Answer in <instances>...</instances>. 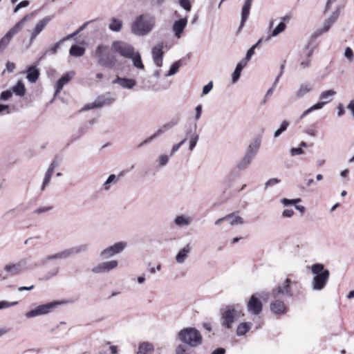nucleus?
Returning a JSON list of instances; mask_svg holds the SVG:
<instances>
[{"instance_id": "f257e3e1", "label": "nucleus", "mask_w": 354, "mask_h": 354, "mask_svg": "<svg viewBox=\"0 0 354 354\" xmlns=\"http://www.w3.org/2000/svg\"><path fill=\"white\" fill-rule=\"evenodd\" d=\"M94 56L100 65L106 68H113L118 63V59L112 45L111 48L104 44L97 46Z\"/></svg>"}, {"instance_id": "f03ea898", "label": "nucleus", "mask_w": 354, "mask_h": 354, "mask_svg": "<svg viewBox=\"0 0 354 354\" xmlns=\"http://www.w3.org/2000/svg\"><path fill=\"white\" fill-rule=\"evenodd\" d=\"M178 339L190 348H196L201 345L203 337L200 331L194 327L181 329L177 335Z\"/></svg>"}, {"instance_id": "7ed1b4c3", "label": "nucleus", "mask_w": 354, "mask_h": 354, "mask_svg": "<svg viewBox=\"0 0 354 354\" xmlns=\"http://www.w3.org/2000/svg\"><path fill=\"white\" fill-rule=\"evenodd\" d=\"M311 272L315 275L312 281L313 290H321L324 289L330 277L329 270L324 268V264L316 263L311 266Z\"/></svg>"}, {"instance_id": "20e7f679", "label": "nucleus", "mask_w": 354, "mask_h": 354, "mask_svg": "<svg viewBox=\"0 0 354 354\" xmlns=\"http://www.w3.org/2000/svg\"><path fill=\"white\" fill-rule=\"evenodd\" d=\"M242 309V306L239 304H230L222 308L221 310L222 326L225 328L230 329L234 319L243 315Z\"/></svg>"}, {"instance_id": "39448f33", "label": "nucleus", "mask_w": 354, "mask_h": 354, "mask_svg": "<svg viewBox=\"0 0 354 354\" xmlns=\"http://www.w3.org/2000/svg\"><path fill=\"white\" fill-rule=\"evenodd\" d=\"M88 248L89 245L88 243H82L69 248H66L54 254L46 256V258L43 260L42 264H45L48 261L66 259L80 254L86 253L88 250Z\"/></svg>"}, {"instance_id": "423d86ee", "label": "nucleus", "mask_w": 354, "mask_h": 354, "mask_svg": "<svg viewBox=\"0 0 354 354\" xmlns=\"http://www.w3.org/2000/svg\"><path fill=\"white\" fill-rule=\"evenodd\" d=\"M30 261V257H26L21 259L19 261L16 263H8L4 266V271L7 273V276L11 275H17L21 272L32 269L37 264L31 265L29 263Z\"/></svg>"}, {"instance_id": "0eeeda50", "label": "nucleus", "mask_w": 354, "mask_h": 354, "mask_svg": "<svg viewBox=\"0 0 354 354\" xmlns=\"http://www.w3.org/2000/svg\"><path fill=\"white\" fill-rule=\"evenodd\" d=\"M153 26V21L151 19L144 15L136 18L131 26V31L135 35H144L149 32Z\"/></svg>"}, {"instance_id": "6e6552de", "label": "nucleus", "mask_w": 354, "mask_h": 354, "mask_svg": "<svg viewBox=\"0 0 354 354\" xmlns=\"http://www.w3.org/2000/svg\"><path fill=\"white\" fill-rule=\"evenodd\" d=\"M64 301H53L45 304L39 305L34 309L26 313V317L28 318H32L37 316L48 314L52 312L58 306L64 304Z\"/></svg>"}, {"instance_id": "1a4fd4ad", "label": "nucleus", "mask_w": 354, "mask_h": 354, "mask_svg": "<svg viewBox=\"0 0 354 354\" xmlns=\"http://www.w3.org/2000/svg\"><path fill=\"white\" fill-rule=\"evenodd\" d=\"M113 50L125 58H131L134 54V48L129 44L122 41H115L112 43Z\"/></svg>"}, {"instance_id": "9d476101", "label": "nucleus", "mask_w": 354, "mask_h": 354, "mask_svg": "<svg viewBox=\"0 0 354 354\" xmlns=\"http://www.w3.org/2000/svg\"><path fill=\"white\" fill-rule=\"evenodd\" d=\"M291 279L287 278L283 283L279 284L277 288L272 289L270 295L274 298H278L279 296H284L291 298L293 293L290 287Z\"/></svg>"}, {"instance_id": "9b49d317", "label": "nucleus", "mask_w": 354, "mask_h": 354, "mask_svg": "<svg viewBox=\"0 0 354 354\" xmlns=\"http://www.w3.org/2000/svg\"><path fill=\"white\" fill-rule=\"evenodd\" d=\"M335 94L336 92L333 90H328L322 92L319 96V98L320 100L324 101L317 102V104H314L313 106L306 110L303 113L301 118L306 116L307 114H308L309 113L314 110L322 109L324 106V104L330 102L332 100V97Z\"/></svg>"}, {"instance_id": "f8f14e48", "label": "nucleus", "mask_w": 354, "mask_h": 354, "mask_svg": "<svg viewBox=\"0 0 354 354\" xmlns=\"http://www.w3.org/2000/svg\"><path fill=\"white\" fill-rule=\"evenodd\" d=\"M126 246L127 243L124 241L117 242L113 245L109 246L104 250H103L100 252V257L101 259H103L111 258L113 255L122 252L124 250Z\"/></svg>"}, {"instance_id": "ddd939ff", "label": "nucleus", "mask_w": 354, "mask_h": 354, "mask_svg": "<svg viewBox=\"0 0 354 354\" xmlns=\"http://www.w3.org/2000/svg\"><path fill=\"white\" fill-rule=\"evenodd\" d=\"M248 310L255 315H259L263 309V304L257 294L252 295L247 303Z\"/></svg>"}, {"instance_id": "4468645a", "label": "nucleus", "mask_w": 354, "mask_h": 354, "mask_svg": "<svg viewBox=\"0 0 354 354\" xmlns=\"http://www.w3.org/2000/svg\"><path fill=\"white\" fill-rule=\"evenodd\" d=\"M118 266V262L116 260H112L100 263L93 267L91 270L95 274L104 273L115 268Z\"/></svg>"}, {"instance_id": "2eb2a0df", "label": "nucleus", "mask_w": 354, "mask_h": 354, "mask_svg": "<svg viewBox=\"0 0 354 354\" xmlns=\"http://www.w3.org/2000/svg\"><path fill=\"white\" fill-rule=\"evenodd\" d=\"M60 163L61 160L59 159H55L51 162L48 170L45 174L44 178L41 186V191H44L46 189V187L48 185L55 169L59 167L60 165Z\"/></svg>"}, {"instance_id": "dca6fc26", "label": "nucleus", "mask_w": 354, "mask_h": 354, "mask_svg": "<svg viewBox=\"0 0 354 354\" xmlns=\"http://www.w3.org/2000/svg\"><path fill=\"white\" fill-rule=\"evenodd\" d=\"M163 43L158 44L156 46L152 48V56L155 64L160 67L162 65L163 58Z\"/></svg>"}, {"instance_id": "f3484780", "label": "nucleus", "mask_w": 354, "mask_h": 354, "mask_svg": "<svg viewBox=\"0 0 354 354\" xmlns=\"http://www.w3.org/2000/svg\"><path fill=\"white\" fill-rule=\"evenodd\" d=\"M51 18L50 17H46L36 24L35 28L31 32L30 43L36 39L37 35L44 29L46 25L50 22Z\"/></svg>"}, {"instance_id": "a211bd4d", "label": "nucleus", "mask_w": 354, "mask_h": 354, "mask_svg": "<svg viewBox=\"0 0 354 354\" xmlns=\"http://www.w3.org/2000/svg\"><path fill=\"white\" fill-rule=\"evenodd\" d=\"M73 73H66L64 74L60 79H59L55 84V95H57L62 91L63 87L67 84L73 77Z\"/></svg>"}, {"instance_id": "6ab92c4d", "label": "nucleus", "mask_w": 354, "mask_h": 354, "mask_svg": "<svg viewBox=\"0 0 354 354\" xmlns=\"http://www.w3.org/2000/svg\"><path fill=\"white\" fill-rule=\"evenodd\" d=\"M270 310L276 315H282L286 312V306L284 302L277 298L270 303Z\"/></svg>"}, {"instance_id": "aec40b11", "label": "nucleus", "mask_w": 354, "mask_h": 354, "mask_svg": "<svg viewBox=\"0 0 354 354\" xmlns=\"http://www.w3.org/2000/svg\"><path fill=\"white\" fill-rule=\"evenodd\" d=\"M26 78L31 83L36 82L40 75L39 70L35 65H31L28 66L26 71Z\"/></svg>"}, {"instance_id": "412c9836", "label": "nucleus", "mask_w": 354, "mask_h": 354, "mask_svg": "<svg viewBox=\"0 0 354 354\" xmlns=\"http://www.w3.org/2000/svg\"><path fill=\"white\" fill-rule=\"evenodd\" d=\"M33 16V14L26 15L24 16L19 22H17L13 28H12L8 33L12 37L16 33L19 32L23 28L26 21L30 19Z\"/></svg>"}, {"instance_id": "4be33fe9", "label": "nucleus", "mask_w": 354, "mask_h": 354, "mask_svg": "<svg viewBox=\"0 0 354 354\" xmlns=\"http://www.w3.org/2000/svg\"><path fill=\"white\" fill-rule=\"evenodd\" d=\"M113 82L117 83L122 87L129 89L132 88L136 84V80L133 79L120 77L119 76H117L116 79Z\"/></svg>"}, {"instance_id": "5701e85b", "label": "nucleus", "mask_w": 354, "mask_h": 354, "mask_svg": "<svg viewBox=\"0 0 354 354\" xmlns=\"http://www.w3.org/2000/svg\"><path fill=\"white\" fill-rule=\"evenodd\" d=\"M191 247L187 244L185 247L181 249L176 256V261L178 263H183L190 252Z\"/></svg>"}, {"instance_id": "b1692460", "label": "nucleus", "mask_w": 354, "mask_h": 354, "mask_svg": "<svg viewBox=\"0 0 354 354\" xmlns=\"http://www.w3.org/2000/svg\"><path fill=\"white\" fill-rule=\"evenodd\" d=\"M252 3V0H246L244 3V6L242 8L241 21L240 28H241L244 26V24L246 21V20L249 16Z\"/></svg>"}, {"instance_id": "393cba45", "label": "nucleus", "mask_w": 354, "mask_h": 354, "mask_svg": "<svg viewBox=\"0 0 354 354\" xmlns=\"http://www.w3.org/2000/svg\"><path fill=\"white\" fill-rule=\"evenodd\" d=\"M187 25L186 19H180L176 21L173 26V30L177 37H180Z\"/></svg>"}, {"instance_id": "a878e982", "label": "nucleus", "mask_w": 354, "mask_h": 354, "mask_svg": "<svg viewBox=\"0 0 354 354\" xmlns=\"http://www.w3.org/2000/svg\"><path fill=\"white\" fill-rule=\"evenodd\" d=\"M191 218L184 214L177 216L174 220V224L178 227L188 226L191 223Z\"/></svg>"}, {"instance_id": "bb28decb", "label": "nucleus", "mask_w": 354, "mask_h": 354, "mask_svg": "<svg viewBox=\"0 0 354 354\" xmlns=\"http://www.w3.org/2000/svg\"><path fill=\"white\" fill-rule=\"evenodd\" d=\"M225 222L228 223L231 225H236V224H243V218L235 214V213L230 214L223 217Z\"/></svg>"}, {"instance_id": "cd10ccee", "label": "nucleus", "mask_w": 354, "mask_h": 354, "mask_svg": "<svg viewBox=\"0 0 354 354\" xmlns=\"http://www.w3.org/2000/svg\"><path fill=\"white\" fill-rule=\"evenodd\" d=\"M153 350V345L148 342H144L138 346V353L140 354H151Z\"/></svg>"}, {"instance_id": "c85d7f7f", "label": "nucleus", "mask_w": 354, "mask_h": 354, "mask_svg": "<svg viewBox=\"0 0 354 354\" xmlns=\"http://www.w3.org/2000/svg\"><path fill=\"white\" fill-rule=\"evenodd\" d=\"M252 160V156H243L241 160L237 161L236 169L238 171L245 169L251 163Z\"/></svg>"}, {"instance_id": "c756f323", "label": "nucleus", "mask_w": 354, "mask_h": 354, "mask_svg": "<svg viewBox=\"0 0 354 354\" xmlns=\"http://www.w3.org/2000/svg\"><path fill=\"white\" fill-rule=\"evenodd\" d=\"M251 323L250 322H243L241 323L236 328V335L238 336H243L246 334L248 331L250 329Z\"/></svg>"}, {"instance_id": "7c9ffc66", "label": "nucleus", "mask_w": 354, "mask_h": 354, "mask_svg": "<svg viewBox=\"0 0 354 354\" xmlns=\"http://www.w3.org/2000/svg\"><path fill=\"white\" fill-rule=\"evenodd\" d=\"M26 91L25 85L21 81H19L17 84L12 87V92L21 97L26 94Z\"/></svg>"}, {"instance_id": "2f4dec72", "label": "nucleus", "mask_w": 354, "mask_h": 354, "mask_svg": "<svg viewBox=\"0 0 354 354\" xmlns=\"http://www.w3.org/2000/svg\"><path fill=\"white\" fill-rule=\"evenodd\" d=\"M261 145V138H255L249 145L248 153L250 154L256 153L258 151Z\"/></svg>"}, {"instance_id": "473e14b6", "label": "nucleus", "mask_w": 354, "mask_h": 354, "mask_svg": "<svg viewBox=\"0 0 354 354\" xmlns=\"http://www.w3.org/2000/svg\"><path fill=\"white\" fill-rule=\"evenodd\" d=\"M85 49L77 45H73L69 50L70 55L74 57H81L84 54Z\"/></svg>"}, {"instance_id": "72a5a7b5", "label": "nucleus", "mask_w": 354, "mask_h": 354, "mask_svg": "<svg viewBox=\"0 0 354 354\" xmlns=\"http://www.w3.org/2000/svg\"><path fill=\"white\" fill-rule=\"evenodd\" d=\"M12 37L8 32L1 38L0 40V53L7 47Z\"/></svg>"}, {"instance_id": "f704fd0d", "label": "nucleus", "mask_w": 354, "mask_h": 354, "mask_svg": "<svg viewBox=\"0 0 354 354\" xmlns=\"http://www.w3.org/2000/svg\"><path fill=\"white\" fill-rule=\"evenodd\" d=\"M122 26V22L115 18H113L111 24H109V28L115 32H118L121 30Z\"/></svg>"}, {"instance_id": "c9c22d12", "label": "nucleus", "mask_w": 354, "mask_h": 354, "mask_svg": "<svg viewBox=\"0 0 354 354\" xmlns=\"http://www.w3.org/2000/svg\"><path fill=\"white\" fill-rule=\"evenodd\" d=\"M133 59V65L139 68V69H144V65L142 62L141 57L139 53H135L133 55V57L131 58Z\"/></svg>"}, {"instance_id": "e433bc0d", "label": "nucleus", "mask_w": 354, "mask_h": 354, "mask_svg": "<svg viewBox=\"0 0 354 354\" xmlns=\"http://www.w3.org/2000/svg\"><path fill=\"white\" fill-rule=\"evenodd\" d=\"M106 104V101L105 100H102L100 99H97L93 103L85 105L84 109H91L94 108L101 107Z\"/></svg>"}, {"instance_id": "4c0bfd02", "label": "nucleus", "mask_w": 354, "mask_h": 354, "mask_svg": "<svg viewBox=\"0 0 354 354\" xmlns=\"http://www.w3.org/2000/svg\"><path fill=\"white\" fill-rule=\"evenodd\" d=\"M189 346L186 344H179L176 346L175 352L176 354H192L190 349L188 348Z\"/></svg>"}, {"instance_id": "58836bf2", "label": "nucleus", "mask_w": 354, "mask_h": 354, "mask_svg": "<svg viewBox=\"0 0 354 354\" xmlns=\"http://www.w3.org/2000/svg\"><path fill=\"white\" fill-rule=\"evenodd\" d=\"M311 90V86L309 84H301L297 91V97H302Z\"/></svg>"}, {"instance_id": "ea45409f", "label": "nucleus", "mask_w": 354, "mask_h": 354, "mask_svg": "<svg viewBox=\"0 0 354 354\" xmlns=\"http://www.w3.org/2000/svg\"><path fill=\"white\" fill-rule=\"evenodd\" d=\"M289 126V122L284 120L281 123L279 129H278L274 134V138L279 136L283 131H285Z\"/></svg>"}, {"instance_id": "a19ab883", "label": "nucleus", "mask_w": 354, "mask_h": 354, "mask_svg": "<svg viewBox=\"0 0 354 354\" xmlns=\"http://www.w3.org/2000/svg\"><path fill=\"white\" fill-rule=\"evenodd\" d=\"M286 24L283 21H281L279 25L273 30L272 36L274 37L284 31L286 29Z\"/></svg>"}, {"instance_id": "79ce46f5", "label": "nucleus", "mask_w": 354, "mask_h": 354, "mask_svg": "<svg viewBox=\"0 0 354 354\" xmlns=\"http://www.w3.org/2000/svg\"><path fill=\"white\" fill-rule=\"evenodd\" d=\"M301 198H295V199H288V198H283L281 200V203L284 205V206H289V205H295L299 202H301Z\"/></svg>"}, {"instance_id": "37998d69", "label": "nucleus", "mask_w": 354, "mask_h": 354, "mask_svg": "<svg viewBox=\"0 0 354 354\" xmlns=\"http://www.w3.org/2000/svg\"><path fill=\"white\" fill-rule=\"evenodd\" d=\"M59 268L58 267L53 268L50 271L47 272L44 277L45 280H48L50 278L56 276L59 272Z\"/></svg>"}, {"instance_id": "c03bdc74", "label": "nucleus", "mask_w": 354, "mask_h": 354, "mask_svg": "<svg viewBox=\"0 0 354 354\" xmlns=\"http://www.w3.org/2000/svg\"><path fill=\"white\" fill-rule=\"evenodd\" d=\"M242 70L243 69L241 66H236L234 73H232V79L233 82H236L239 79Z\"/></svg>"}, {"instance_id": "a18cd8bd", "label": "nucleus", "mask_w": 354, "mask_h": 354, "mask_svg": "<svg viewBox=\"0 0 354 354\" xmlns=\"http://www.w3.org/2000/svg\"><path fill=\"white\" fill-rule=\"evenodd\" d=\"M169 161V156H158V158L156 160V162L158 164V167H163L167 164Z\"/></svg>"}, {"instance_id": "49530a36", "label": "nucleus", "mask_w": 354, "mask_h": 354, "mask_svg": "<svg viewBox=\"0 0 354 354\" xmlns=\"http://www.w3.org/2000/svg\"><path fill=\"white\" fill-rule=\"evenodd\" d=\"M281 182V180H279L277 178H270L266 183L264 189H266L268 187L274 186Z\"/></svg>"}, {"instance_id": "de8ad7c7", "label": "nucleus", "mask_w": 354, "mask_h": 354, "mask_svg": "<svg viewBox=\"0 0 354 354\" xmlns=\"http://www.w3.org/2000/svg\"><path fill=\"white\" fill-rule=\"evenodd\" d=\"M261 39L259 40V41L254 46H252L247 52L245 58L246 59H250L252 56L254 54V50L256 47L261 42Z\"/></svg>"}, {"instance_id": "09e8293b", "label": "nucleus", "mask_w": 354, "mask_h": 354, "mask_svg": "<svg viewBox=\"0 0 354 354\" xmlns=\"http://www.w3.org/2000/svg\"><path fill=\"white\" fill-rule=\"evenodd\" d=\"M53 206L39 207V208L35 209L33 211V214H44L48 211H50L51 209H53Z\"/></svg>"}, {"instance_id": "8fccbe9b", "label": "nucleus", "mask_w": 354, "mask_h": 354, "mask_svg": "<svg viewBox=\"0 0 354 354\" xmlns=\"http://www.w3.org/2000/svg\"><path fill=\"white\" fill-rule=\"evenodd\" d=\"M18 304V301L8 302L7 301H0V310L7 308Z\"/></svg>"}, {"instance_id": "3c124183", "label": "nucleus", "mask_w": 354, "mask_h": 354, "mask_svg": "<svg viewBox=\"0 0 354 354\" xmlns=\"http://www.w3.org/2000/svg\"><path fill=\"white\" fill-rule=\"evenodd\" d=\"M180 66V64L179 62H176L174 63L171 65V66L169 71L168 75H172L175 74L176 73H177Z\"/></svg>"}, {"instance_id": "603ef678", "label": "nucleus", "mask_w": 354, "mask_h": 354, "mask_svg": "<svg viewBox=\"0 0 354 354\" xmlns=\"http://www.w3.org/2000/svg\"><path fill=\"white\" fill-rule=\"evenodd\" d=\"M179 3L180 6L187 11H189L191 10L192 5L189 0H179Z\"/></svg>"}, {"instance_id": "864d4df0", "label": "nucleus", "mask_w": 354, "mask_h": 354, "mask_svg": "<svg viewBox=\"0 0 354 354\" xmlns=\"http://www.w3.org/2000/svg\"><path fill=\"white\" fill-rule=\"evenodd\" d=\"M12 96V92L10 90L4 91L1 93L0 100H8Z\"/></svg>"}, {"instance_id": "5fc2aeb1", "label": "nucleus", "mask_w": 354, "mask_h": 354, "mask_svg": "<svg viewBox=\"0 0 354 354\" xmlns=\"http://www.w3.org/2000/svg\"><path fill=\"white\" fill-rule=\"evenodd\" d=\"M70 36H68L64 39H62V40H60L59 41L55 43L50 48V51L52 52V53H57V49L59 48L60 46V44L62 42H63L64 41H65L66 39H67L68 38H69Z\"/></svg>"}, {"instance_id": "6e6d98bb", "label": "nucleus", "mask_w": 354, "mask_h": 354, "mask_svg": "<svg viewBox=\"0 0 354 354\" xmlns=\"http://www.w3.org/2000/svg\"><path fill=\"white\" fill-rule=\"evenodd\" d=\"M344 55L348 60H353L354 56L353 50L350 47H347L345 50Z\"/></svg>"}, {"instance_id": "4d7b16f0", "label": "nucleus", "mask_w": 354, "mask_h": 354, "mask_svg": "<svg viewBox=\"0 0 354 354\" xmlns=\"http://www.w3.org/2000/svg\"><path fill=\"white\" fill-rule=\"evenodd\" d=\"M17 214V209L16 208H12V209H10L9 210H8L7 212H6L2 217L3 218H6V216H11L12 217H15Z\"/></svg>"}, {"instance_id": "13d9d810", "label": "nucleus", "mask_w": 354, "mask_h": 354, "mask_svg": "<svg viewBox=\"0 0 354 354\" xmlns=\"http://www.w3.org/2000/svg\"><path fill=\"white\" fill-rule=\"evenodd\" d=\"M29 5V1L27 0H24L21 1L14 9V12H17L20 8L26 7Z\"/></svg>"}, {"instance_id": "bf43d9fd", "label": "nucleus", "mask_w": 354, "mask_h": 354, "mask_svg": "<svg viewBox=\"0 0 354 354\" xmlns=\"http://www.w3.org/2000/svg\"><path fill=\"white\" fill-rule=\"evenodd\" d=\"M212 87H213L212 82H209L203 88V95H207L212 89Z\"/></svg>"}, {"instance_id": "052dcab7", "label": "nucleus", "mask_w": 354, "mask_h": 354, "mask_svg": "<svg viewBox=\"0 0 354 354\" xmlns=\"http://www.w3.org/2000/svg\"><path fill=\"white\" fill-rule=\"evenodd\" d=\"M294 214V211L292 209H286L285 210H283V212H282V216L283 217H288V218H290L292 216V215Z\"/></svg>"}, {"instance_id": "680f3d73", "label": "nucleus", "mask_w": 354, "mask_h": 354, "mask_svg": "<svg viewBox=\"0 0 354 354\" xmlns=\"http://www.w3.org/2000/svg\"><path fill=\"white\" fill-rule=\"evenodd\" d=\"M257 297L259 298H260L264 301L267 300L270 296V293L266 292H261L257 293Z\"/></svg>"}, {"instance_id": "e2e57ef3", "label": "nucleus", "mask_w": 354, "mask_h": 354, "mask_svg": "<svg viewBox=\"0 0 354 354\" xmlns=\"http://www.w3.org/2000/svg\"><path fill=\"white\" fill-rule=\"evenodd\" d=\"M257 297L259 298H260L264 301L267 300L270 296V293L266 292H261L257 293Z\"/></svg>"}, {"instance_id": "0e129e2a", "label": "nucleus", "mask_w": 354, "mask_h": 354, "mask_svg": "<svg viewBox=\"0 0 354 354\" xmlns=\"http://www.w3.org/2000/svg\"><path fill=\"white\" fill-rule=\"evenodd\" d=\"M202 113V105L199 104L196 108V120H198Z\"/></svg>"}, {"instance_id": "69168bd1", "label": "nucleus", "mask_w": 354, "mask_h": 354, "mask_svg": "<svg viewBox=\"0 0 354 354\" xmlns=\"http://www.w3.org/2000/svg\"><path fill=\"white\" fill-rule=\"evenodd\" d=\"M6 68L9 72H12L15 68V64L13 62H8L6 63Z\"/></svg>"}, {"instance_id": "338daca9", "label": "nucleus", "mask_w": 354, "mask_h": 354, "mask_svg": "<svg viewBox=\"0 0 354 354\" xmlns=\"http://www.w3.org/2000/svg\"><path fill=\"white\" fill-rule=\"evenodd\" d=\"M291 151H292V155H298V154H301L304 153L303 149L300 147L294 148L291 150Z\"/></svg>"}, {"instance_id": "774afa93", "label": "nucleus", "mask_w": 354, "mask_h": 354, "mask_svg": "<svg viewBox=\"0 0 354 354\" xmlns=\"http://www.w3.org/2000/svg\"><path fill=\"white\" fill-rule=\"evenodd\" d=\"M225 349L223 348H216L211 354H225Z\"/></svg>"}]
</instances>
